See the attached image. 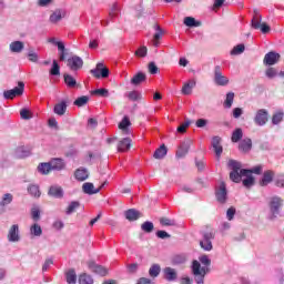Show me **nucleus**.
<instances>
[{
  "mask_svg": "<svg viewBox=\"0 0 284 284\" xmlns=\"http://www.w3.org/2000/svg\"><path fill=\"white\" fill-rule=\"evenodd\" d=\"M199 261L194 260L192 262V274L196 284H204L205 275L210 273L209 266L212 265V260L207 255H201ZM201 263L204 266H201Z\"/></svg>",
  "mask_w": 284,
  "mask_h": 284,
  "instance_id": "obj_1",
  "label": "nucleus"
},
{
  "mask_svg": "<svg viewBox=\"0 0 284 284\" xmlns=\"http://www.w3.org/2000/svg\"><path fill=\"white\" fill-rule=\"evenodd\" d=\"M283 199L278 195H274L268 199V210H270V221H274L281 216V211L283 210Z\"/></svg>",
  "mask_w": 284,
  "mask_h": 284,
  "instance_id": "obj_2",
  "label": "nucleus"
},
{
  "mask_svg": "<svg viewBox=\"0 0 284 284\" xmlns=\"http://www.w3.org/2000/svg\"><path fill=\"white\" fill-rule=\"evenodd\" d=\"M227 165L231 170L230 179L233 181V183H241V179H243V169H241V162L236 160H230Z\"/></svg>",
  "mask_w": 284,
  "mask_h": 284,
  "instance_id": "obj_3",
  "label": "nucleus"
},
{
  "mask_svg": "<svg viewBox=\"0 0 284 284\" xmlns=\"http://www.w3.org/2000/svg\"><path fill=\"white\" fill-rule=\"evenodd\" d=\"M263 21V17L257 11H254L253 19L251 21V26L254 30H261L262 34H267L270 32L271 28L267 23L261 22Z\"/></svg>",
  "mask_w": 284,
  "mask_h": 284,
  "instance_id": "obj_4",
  "label": "nucleus"
},
{
  "mask_svg": "<svg viewBox=\"0 0 284 284\" xmlns=\"http://www.w3.org/2000/svg\"><path fill=\"white\" fill-rule=\"evenodd\" d=\"M213 81L215 85H220L222 88H225V85H229L230 79L223 74V67L215 65L213 70Z\"/></svg>",
  "mask_w": 284,
  "mask_h": 284,
  "instance_id": "obj_5",
  "label": "nucleus"
},
{
  "mask_svg": "<svg viewBox=\"0 0 284 284\" xmlns=\"http://www.w3.org/2000/svg\"><path fill=\"white\" fill-rule=\"evenodd\" d=\"M26 90V83L23 81L18 82V87L3 91V97L7 101L14 99L16 97L23 95V92Z\"/></svg>",
  "mask_w": 284,
  "mask_h": 284,
  "instance_id": "obj_6",
  "label": "nucleus"
},
{
  "mask_svg": "<svg viewBox=\"0 0 284 284\" xmlns=\"http://www.w3.org/2000/svg\"><path fill=\"white\" fill-rule=\"evenodd\" d=\"M212 241H214V233L203 232L202 240L200 241V247H202L204 252H212L213 250Z\"/></svg>",
  "mask_w": 284,
  "mask_h": 284,
  "instance_id": "obj_7",
  "label": "nucleus"
},
{
  "mask_svg": "<svg viewBox=\"0 0 284 284\" xmlns=\"http://www.w3.org/2000/svg\"><path fill=\"white\" fill-rule=\"evenodd\" d=\"M253 121L255 125L263 128V125H266L267 121H270V111H267L266 109L257 110Z\"/></svg>",
  "mask_w": 284,
  "mask_h": 284,
  "instance_id": "obj_8",
  "label": "nucleus"
},
{
  "mask_svg": "<svg viewBox=\"0 0 284 284\" xmlns=\"http://www.w3.org/2000/svg\"><path fill=\"white\" fill-rule=\"evenodd\" d=\"M215 199L222 205H224V203H227V186L225 185V182H221L220 185L216 187Z\"/></svg>",
  "mask_w": 284,
  "mask_h": 284,
  "instance_id": "obj_9",
  "label": "nucleus"
},
{
  "mask_svg": "<svg viewBox=\"0 0 284 284\" xmlns=\"http://www.w3.org/2000/svg\"><path fill=\"white\" fill-rule=\"evenodd\" d=\"M91 74H93L95 79H108V77H110V69L99 62L97 67L91 70Z\"/></svg>",
  "mask_w": 284,
  "mask_h": 284,
  "instance_id": "obj_10",
  "label": "nucleus"
},
{
  "mask_svg": "<svg viewBox=\"0 0 284 284\" xmlns=\"http://www.w3.org/2000/svg\"><path fill=\"white\" fill-rule=\"evenodd\" d=\"M88 268L90 272L93 274H97L98 276H108V268L105 266L98 264L94 261H89L88 262Z\"/></svg>",
  "mask_w": 284,
  "mask_h": 284,
  "instance_id": "obj_11",
  "label": "nucleus"
},
{
  "mask_svg": "<svg viewBox=\"0 0 284 284\" xmlns=\"http://www.w3.org/2000/svg\"><path fill=\"white\" fill-rule=\"evenodd\" d=\"M9 243H19L21 241V234L19 232V224H13L8 232Z\"/></svg>",
  "mask_w": 284,
  "mask_h": 284,
  "instance_id": "obj_12",
  "label": "nucleus"
},
{
  "mask_svg": "<svg viewBox=\"0 0 284 284\" xmlns=\"http://www.w3.org/2000/svg\"><path fill=\"white\" fill-rule=\"evenodd\" d=\"M68 67L73 72H77V70H81V68H83V59L79 55H73L68 59Z\"/></svg>",
  "mask_w": 284,
  "mask_h": 284,
  "instance_id": "obj_13",
  "label": "nucleus"
},
{
  "mask_svg": "<svg viewBox=\"0 0 284 284\" xmlns=\"http://www.w3.org/2000/svg\"><path fill=\"white\" fill-rule=\"evenodd\" d=\"M281 61V54L274 51H270L265 54L263 63L264 65H276Z\"/></svg>",
  "mask_w": 284,
  "mask_h": 284,
  "instance_id": "obj_14",
  "label": "nucleus"
},
{
  "mask_svg": "<svg viewBox=\"0 0 284 284\" xmlns=\"http://www.w3.org/2000/svg\"><path fill=\"white\" fill-rule=\"evenodd\" d=\"M69 103H70V100L68 99L61 100V102L57 103L53 108L54 114H58V116H63V114L68 112Z\"/></svg>",
  "mask_w": 284,
  "mask_h": 284,
  "instance_id": "obj_15",
  "label": "nucleus"
},
{
  "mask_svg": "<svg viewBox=\"0 0 284 284\" xmlns=\"http://www.w3.org/2000/svg\"><path fill=\"white\" fill-rule=\"evenodd\" d=\"M49 163L51 165V171L54 170L61 172V170H65V161L61 158H53Z\"/></svg>",
  "mask_w": 284,
  "mask_h": 284,
  "instance_id": "obj_16",
  "label": "nucleus"
},
{
  "mask_svg": "<svg viewBox=\"0 0 284 284\" xmlns=\"http://www.w3.org/2000/svg\"><path fill=\"white\" fill-rule=\"evenodd\" d=\"M211 143H212V148L215 152V156L217 159H221V155L223 154V146L221 145V136H217V135L213 136Z\"/></svg>",
  "mask_w": 284,
  "mask_h": 284,
  "instance_id": "obj_17",
  "label": "nucleus"
},
{
  "mask_svg": "<svg viewBox=\"0 0 284 284\" xmlns=\"http://www.w3.org/2000/svg\"><path fill=\"white\" fill-rule=\"evenodd\" d=\"M103 185H105V184H102L99 189H94L93 183L85 182L82 185V192H84V194H89V196H92V194H99V192H101V187H103Z\"/></svg>",
  "mask_w": 284,
  "mask_h": 284,
  "instance_id": "obj_18",
  "label": "nucleus"
},
{
  "mask_svg": "<svg viewBox=\"0 0 284 284\" xmlns=\"http://www.w3.org/2000/svg\"><path fill=\"white\" fill-rule=\"evenodd\" d=\"M192 145V141L182 142L176 151L178 159H183L190 152V146Z\"/></svg>",
  "mask_w": 284,
  "mask_h": 284,
  "instance_id": "obj_19",
  "label": "nucleus"
},
{
  "mask_svg": "<svg viewBox=\"0 0 284 284\" xmlns=\"http://www.w3.org/2000/svg\"><path fill=\"white\" fill-rule=\"evenodd\" d=\"M274 181V171L267 170L263 173L262 179L260 180V185L262 187H266V185H270Z\"/></svg>",
  "mask_w": 284,
  "mask_h": 284,
  "instance_id": "obj_20",
  "label": "nucleus"
},
{
  "mask_svg": "<svg viewBox=\"0 0 284 284\" xmlns=\"http://www.w3.org/2000/svg\"><path fill=\"white\" fill-rule=\"evenodd\" d=\"M48 194L53 199H63V194H64L63 187L59 185H52L50 186Z\"/></svg>",
  "mask_w": 284,
  "mask_h": 284,
  "instance_id": "obj_21",
  "label": "nucleus"
},
{
  "mask_svg": "<svg viewBox=\"0 0 284 284\" xmlns=\"http://www.w3.org/2000/svg\"><path fill=\"white\" fill-rule=\"evenodd\" d=\"M124 216L126 221H139V219H141V212L136 209H129L124 212Z\"/></svg>",
  "mask_w": 284,
  "mask_h": 284,
  "instance_id": "obj_22",
  "label": "nucleus"
},
{
  "mask_svg": "<svg viewBox=\"0 0 284 284\" xmlns=\"http://www.w3.org/2000/svg\"><path fill=\"white\" fill-rule=\"evenodd\" d=\"M163 274H164L165 281H169L170 283H172V281H176L178 278L176 270L172 267H165L163 270Z\"/></svg>",
  "mask_w": 284,
  "mask_h": 284,
  "instance_id": "obj_23",
  "label": "nucleus"
},
{
  "mask_svg": "<svg viewBox=\"0 0 284 284\" xmlns=\"http://www.w3.org/2000/svg\"><path fill=\"white\" fill-rule=\"evenodd\" d=\"M23 48H26V45L23 44L22 41H19V40L13 41L9 44L10 52H14L16 54L23 52Z\"/></svg>",
  "mask_w": 284,
  "mask_h": 284,
  "instance_id": "obj_24",
  "label": "nucleus"
},
{
  "mask_svg": "<svg viewBox=\"0 0 284 284\" xmlns=\"http://www.w3.org/2000/svg\"><path fill=\"white\" fill-rule=\"evenodd\" d=\"M132 145V140L130 138L122 139L118 144L119 152H128Z\"/></svg>",
  "mask_w": 284,
  "mask_h": 284,
  "instance_id": "obj_25",
  "label": "nucleus"
},
{
  "mask_svg": "<svg viewBox=\"0 0 284 284\" xmlns=\"http://www.w3.org/2000/svg\"><path fill=\"white\" fill-rule=\"evenodd\" d=\"M166 155H168V146H165V144H162L153 153V159L161 160V159H165Z\"/></svg>",
  "mask_w": 284,
  "mask_h": 284,
  "instance_id": "obj_26",
  "label": "nucleus"
},
{
  "mask_svg": "<svg viewBox=\"0 0 284 284\" xmlns=\"http://www.w3.org/2000/svg\"><path fill=\"white\" fill-rule=\"evenodd\" d=\"M14 201V195L12 193H4L0 201V207H8Z\"/></svg>",
  "mask_w": 284,
  "mask_h": 284,
  "instance_id": "obj_27",
  "label": "nucleus"
},
{
  "mask_svg": "<svg viewBox=\"0 0 284 284\" xmlns=\"http://www.w3.org/2000/svg\"><path fill=\"white\" fill-rule=\"evenodd\" d=\"M145 79H148V77L145 75V73L143 72H138L135 75H133V78L131 79V84L132 85H141V83H143V81H145Z\"/></svg>",
  "mask_w": 284,
  "mask_h": 284,
  "instance_id": "obj_28",
  "label": "nucleus"
},
{
  "mask_svg": "<svg viewBox=\"0 0 284 284\" xmlns=\"http://www.w3.org/2000/svg\"><path fill=\"white\" fill-rule=\"evenodd\" d=\"M154 30H155V33L153 36V45L158 48L159 40L161 39V37H163V29H161L159 24H155Z\"/></svg>",
  "mask_w": 284,
  "mask_h": 284,
  "instance_id": "obj_29",
  "label": "nucleus"
},
{
  "mask_svg": "<svg viewBox=\"0 0 284 284\" xmlns=\"http://www.w3.org/2000/svg\"><path fill=\"white\" fill-rule=\"evenodd\" d=\"M184 26H186L187 28H201V21L192 17H186L184 18Z\"/></svg>",
  "mask_w": 284,
  "mask_h": 284,
  "instance_id": "obj_30",
  "label": "nucleus"
},
{
  "mask_svg": "<svg viewBox=\"0 0 284 284\" xmlns=\"http://www.w3.org/2000/svg\"><path fill=\"white\" fill-rule=\"evenodd\" d=\"M38 172L40 174H48L49 172H52V166L50 164V162H42L38 165Z\"/></svg>",
  "mask_w": 284,
  "mask_h": 284,
  "instance_id": "obj_31",
  "label": "nucleus"
},
{
  "mask_svg": "<svg viewBox=\"0 0 284 284\" xmlns=\"http://www.w3.org/2000/svg\"><path fill=\"white\" fill-rule=\"evenodd\" d=\"M121 12V8L119 7V3L114 2L109 11V17L112 20L116 19Z\"/></svg>",
  "mask_w": 284,
  "mask_h": 284,
  "instance_id": "obj_32",
  "label": "nucleus"
},
{
  "mask_svg": "<svg viewBox=\"0 0 284 284\" xmlns=\"http://www.w3.org/2000/svg\"><path fill=\"white\" fill-rule=\"evenodd\" d=\"M65 278L68 284H77V272L74 268L69 270L65 273Z\"/></svg>",
  "mask_w": 284,
  "mask_h": 284,
  "instance_id": "obj_33",
  "label": "nucleus"
},
{
  "mask_svg": "<svg viewBox=\"0 0 284 284\" xmlns=\"http://www.w3.org/2000/svg\"><path fill=\"white\" fill-rule=\"evenodd\" d=\"M241 139H243V129L237 128L233 131L231 141H232V143H239V141H241Z\"/></svg>",
  "mask_w": 284,
  "mask_h": 284,
  "instance_id": "obj_34",
  "label": "nucleus"
},
{
  "mask_svg": "<svg viewBox=\"0 0 284 284\" xmlns=\"http://www.w3.org/2000/svg\"><path fill=\"white\" fill-rule=\"evenodd\" d=\"M263 173V165H257V166H254L253 169L251 170H247V169H242V174L243 175H247V174H262Z\"/></svg>",
  "mask_w": 284,
  "mask_h": 284,
  "instance_id": "obj_35",
  "label": "nucleus"
},
{
  "mask_svg": "<svg viewBox=\"0 0 284 284\" xmlns=\"http://www.w3.org/2000/svg\"><path fill=\"white\" fill-rule=\"evenodd\" d=\"M78 207H81V203L79 201H72L67 207L65 214L70 216V214H74Z\"/></svg>",
  "mask_w": 284,
  "mask_h": 284,
  "instance_id": "obj_36",
  "label": "nucleus"
},
{
  "mask_svg": "<svg viewBox=\"0 0 284 284\" xmlns=\"http://www.w3.org/2000/svg\"><path fill=\"white\" fill-rule=\"evenodd\" d=\"M77 181H85L89 176L88 170L85 169H78L74 173Z\"/></svg>",
  "mask_w": 284,
  "mask_h": 284,
  "instance_id": "obj_37",
  "label": "nucleus"
},
{
  "mask_svg": "<svg viewBox=\"0 0 284 284\" xmlns=\"http://www.w3.org/2000/svg\"><path fill=\"white\" fill-rule=\"evenodd\" d=\"M28 193L34 196V199H39V196H41V191L37 184H30L28 186Z\"/></svg>",
  "mask_w": 284,
  "mask_h": 284,
  "instance_id": "obj_38",
  "label": "nucleus"
},
{
  "mask_svg": "<svg viewBox=\"0 0 284 284\" xmlns=\"http://www.w3.org/2000/svg\"><path fill=\"white\" fill-rule=\"evenodd\" d=\"M16 156H18V159H27V156H30V150L24 146H19L16 150Z\"/></svg>",
  "mask_w": 284,
  "mask_h": 284,
  "instance_id": "obj_39",
  "label": "nucleus"
},
{
  "mask_svg": "<svg viewBox=\"0 0 284 284\" xmlns=\"http://www.w3.org/2000/svg\"><path fill=\"white\" fill-rule=\"evenodd\" d=\"M240 150H242V152H250V150H252V139L242 140L240 143Z\"/></svg>",
  "mask_w": 284,
  "mask_h": 284,
  "instance_id": "obj_40",
  "label": "nucleus"
},
{
  "mask_svg": "<svg viewBox=\"0 0 284 284\" xmlns=\"http://www.w3.org/2000/svg\"><path fill=\"white\" fill-rule=\"evenodd\" d=\"M30 234L31 236H41V234H43V229H41V225L34 223L30 227Z\"/></svg>",
  "mask_w": 284,
  "mask_h": 284,
  "instance_id": "obj_41",
  "label": "nucleus"
},
{
  "mask_svg": "<svg viewBox=\"0 0 284 284\" xmlns=\"http://www.w3.org/2000/svg\"><path fill=\"white\" fill-rule=\"evenodd\" d=\"M49 72L51 77H59L61 74V67H59V62H57V60H53L52 67Z\"/></svg>",
  "mask_w": 284,
  "mask_h": 284,
  "instance_id": "obj_42",
  "label": "nucleus"
},
{
  "mask_svg": "<svg viewBox=\"0 0 284 284\" xmlns=\"http://www.w3.org/2000/svg\"><path fill=\"white\" fill-rule=\"evenodd\" d=\"M149 274L152 278H156L161 274V265L153 264L149 270Z\"/></svg>",
  "mask_w": 284,
  "mask_h": 284,
  "instance_id": "obj_43",
  "label": "nucleus"
},
{
  "mask_svg": "<svg viewBox=\"0 0 284 284\" xmlns=\"http://www.w3.org/2000/svg\"><path fill=\"white\" fill-rule=\"evenodd\" d=\"M90 101V98L88 95H82L73 102V105H77L78 108H83V105H87Z\"/></svg>",
  "mask_w": 284,
  "mask_h": 284,
  "instance_id": "obj_44",
  "label": "nucleus"
},
{
  "mask_svg": "<svg viewBox=\"0 0 284 284\" xmlns=\"http://www.w3.org/2000/svg\"><path fill=\"white\" fill-rule=\"evenodd\" d=\"M64 83L68 88H77V80L68 73L64 74Z\"/></svg>",
  "mask_w": 284,
  "mask_h": 284,
  "instance_id": "obj_45",
  "label": "nucleus"
},
{
  "mask_svg": "<svg viewBox=\"0 0 284 284\" xmlns=\"http://www.w3.org/2000/svg\"><path fill=\"white\" fill-rule=\"evenodd\" d=\"M79 284H94L92 276L83 273L79 276Z\"/></svg>",
  "mask_w": 284,
  "mask_h": 284,
  "instance_id": "obj_46",
  "label": "nucleus"
},
{
  "mask_svg": "<svg viewBox=\"0 0 284 284\" xmlns=\"http://www.w3.org/2000/svg\"><path fill=\"white\" fill-rule=\"evenodd\" d=\"M141 230L146 234H151V232H154V223L146 221L141 225Z\"/></svg>",
  "mask_w": 284,
  "mask_h": 284,
  "instance_id": "obj_47",
  "label": "nucleus"
},
{
  "mask_svg": "<svg viewBox=\"0 0 284 284\" xmlns=\"http://www.w3.org/2000/svg\"><path fill=\"white\" fill-rule=\"evenodd\" d=\"M130 125H131L130 118L124 116L122 121L119 123V129L123 130V132H128V128H130Z\"/></svg>",
  "mask_w": 284,
  "mask_h": 284,
  "instance_id": "obj_48",
  "label": "nucleus"
},
{
  "mask_svg": "<svg viewBox=\"0 0 284 284\" xmlns=\"http://www.w3.org/2000/svg\"><path fill=\"white\" fill-rule=\"evenodd\" d=\"M234 103V92H229L226 94V99L224 101V108H232V104Z\"/></svg>",
  "mask_w": 284,
  "mask_h": 284,
  "instance_id": "obj_49",
  "label": "nucleus"
},
{
  "mask_svg": "<svg viewBox=\"0 0 284 284\" xmlns=\"http://www.w3.org/2000/svg\"><path fill=\"white\" fill-rule=\"evenodd\" d=\"M196 85V82L185 83L182 88V94H192V88Z\"/></svg>",
  "mask_w": 284,
  "mask_h": 284,
  "instance_id": "obj_50",
  "label": "nucleus"
},
{
  "mask_svg": "<svg viewBox=\"0 0 284 284\" xmlns=\"http://www.w3.org/2000/svg\"><path fill=\"white\" fill-rule=\"evenodd\" d=\"M20 116L23 121H30V119H32V112L26 108L21 109Z\"/></svg>",
  "mask_w": 284,
  "mask_h": 284,
  "instance_id": "obj_51",
  "label": "nucleus"
},
{
  "mask_svg": "<svg viewBox=\"0 0 284 284\" xmlns=\"http://www.w3.org/2000/svg\"><path fill=\"white\" fill-rule=\"evenodd\" d=\"M61 19H63L61 11H55L50 16L51 23H59V21H61Z\"/></svg>",
  "mask_w": 284,
  "mask_h": 284,
  "instance_id": "obj_52",
  "label": "nucleus"
},
{
  "mask_svg": "<svg viewBox=\"0 0 284 284\" xmlns=\"http://www.w3.org/2000/svg\"><path fill=\"white\" fill-rule=\"evenodd\" d=\"M265 77H267V79H274L275 77H278V71L275 68L270 67L265 71Z\"/></svg>",
  "mask_w": 284,
  "mask_h": 284,
  "instance_id": "obj_53",
  "label": "nucleus"
},
{
  "mask_svg": "<svg viewBox=\"0 0 284 284\" xmlns=\"http://www.w3.org/2000/svg\"><path fill=\"white\" fill-rule=\"evenodd\" d=\"M245 52V44H237L231 51L232 55L243 54Z\"/></svg>",
  "mask_w": 284,
  "mask_h": 284,
  "instance_id": "obj_54",
  "label": "nucleus"
},
{
  "mask_svg": "<svg viewBox=\"0 0 284 284\" xmlns=\"http://www.w3.org/2000/svg\"><path fill=\"white\" fill-rule=\"evenodd\" d=\"M31 217L36 223H38V221H41V211L38 207H33L31 210Z\"/></svg>",
  "mask_w": 284,
  "mask_h": 284,
  "instance_id": "obj_55",
  "label": "nucleus"
},
{
  "mask_svg": "<svg viewBox=\"0 0 284 284\" xmlns=\"http://www.w3.org/2000/svg\"><path fill=\"white\" fill-rule=\"evenodd\" d=\"M246 176V179L243 180L244 187H252L254 185V176L251 174L243 175Z\"/></svg>",
  "mask_w": 284,
  "mask_h": 284,
  "instance_id": "obj_56",
  "label": "nucleus"
},
{
  "mask_svg": "<svg viewBox=\"0 0 284 284\" xmlns=\"http://www.w3.org/2000/svg\"><path fill=\"white\" fill-rule=\"evenodd\" d=\"M58 50L60 53V61H65V44L63 42H58Z\"/></svg>",
  "mask_w": 284,
  "mask_h": 284,
  "instance_id": "obj_57",
  "label": "nucleus"
},
{
  "mask_svg": "<svg viewBox=\"0 0 284 284\" xmlns=\"http://www.w3.org/2000/svg\"><path fill=\"white\" fill-rule=\"evenodd\" d=\"M283 116H284L283 112H277L273 114V118H272L273 125H278V123L283 121Z\"/></svg>",
  "mask_w": 284,
  "mask_h": 284,
  "instance_id": "obj_58",
  "label": "nucleus"
},
{
  "mask_svg": "<svg viewBox=\"0 0 284 284\" xmlns=\"http://www.w3.org/2000/svg\"><path fill=\"white\" fill-rule=\"evenodd\" d=\"M92 94H95L98 97H104L108 98L110 97V91L108 89H95Z\"/></svg>",
  "mask_w": 284,
  "mask_h": 284,
  "instance_id": "obj_59",
  "label": "nucleus"
},
{
  "mask_svg": "<svg viewBox=\"0 0 284 284\" xmlns=\"http://www.w3.org/2000/svg\"><path fill=\"white\" fill-rule=\"evenodd\" d=\"M191 123H192V121L186 120L180 126H178V132L180 134H185V130H187V128H190Z\"/></svg>",
  "mask_w": 284,
  "mask_h": 284,
  "instance_id": "obj_60",
  "label": "nucleus"
},
{
  "mask_svg": "<svg viewBox=\"0 0 284 284\" xmlns=\"http://www.w3.org/2000/svg\"><path fill=\"white\" fill-rule=\"evenodd\" d=\"M28 59H29V61H31V63H37V61H39V54H37V52L30 50L28 52Z\"/></svg>",
  "mask_w": 284,
  "mask_h": 284,
  "instance_id": "obj_61",
  "label": "nucleus"
},
{
  "mask_svg": "<svg viewBox=\"0 0 284 284\" xmlns=\"http://www.w3.org/2000/svg\"><path fill=\"white\" fill-rule=\"evenodd\" d=\"M128 97L130 101H139V99H141V93H139V91H131Z\"/></svg>",
  "mask_w": 284,
  "mask_h": 284,
  "instance_id": "obj_62",
  "label": "nucleus"
},
{
  "mask_svg": "<svg viewBox=\"0 0 284 284\" xmlns=\"http://www.w3.org/2000/svg\"><path fill=\"white\" fill-rule=\"evenodd\" d=\"M160 224L165 226V227H170V226L174 225V221H172L168 217H161L160 219Z\"/></svg>",
  "mask_w": 284,
  "mask_h": 284,
  "instance_id": "obj_63",
  "label": "nucleus"
},
{
  "mask_svg": "<svg viewBox=\"0 0 284 284\" xmlns=\"http://www.w3.org/2000/svg\"><path fill=\"white\" fill-rule=\"evenodd\" d=\"M276 187H284V174H280L275 179Z\"/></svg>",
  "mask_w": 284,
  "mask_h": 284,
  "instance_id": "obj_64",
  "label": "nucleus"
}]
</instances>
